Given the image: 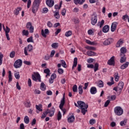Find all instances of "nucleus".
Listing matches in <instances>:
<instances>
[{"label":"nucleus","mask_w":129,"mask_h":129,"mask_svg":"<svg viewBox=\"0 0 129 129\" xmlns=\"http://www.w3.org/2000/svg\"><path fill=\"white\" fill-rule=\"evenodd\" d=\"M98 86L100 88L103 87V82H102V81H100Z\"/></svg>","instance_id":"55"},{"label":"nucleus","mask_w":129,"mask_h":129,"mask_svg":"<svg viewBox=\"0 0 129 129\" xmlns=\"http://www.w3.org/2000/svg\"><path fill=\"white\" fill-rule=\"evenodd\" d=\"M56 76L55 74H52L50 77V78L49 80V83H50V84H52L53 82H54V79L56 78Z\"/></svg>","instance_id":"15"},{"label":"nucleus","mask_w":129,"mask_h":129,"mask_svg":"<svg viewBox=\"0 0 129 129\" xmlns=\"http://www.w3.org/2000/svg\"><path fill=\"white\" fill-rule=\"evenodd\" d=\"M27 49H28L29 52H31V51H33V46L31 44H29L27 46Z\"/></svg>","instance_id":"39"},{"label":"nucleus","mask_w":129,"mask_h":129,"mask_svg":"<svg viewBox=\"0 0 129 129\" xmlns=\"http://www.w3.org/2000/svg\"><path fill=\"white\" fill-rule=\"evenodd\" d=\"M73 91L74 92H77V85H74L73 87Z\"/></svg>","instance_id":"49"},{"label":"nucleus","mask_w":129,"mask_h":129,"mask_svg":"<svg viewBox=\"0 0 129 129\" xmlns=\"http://www.w3.org/2000/svg\"><path fill=\"white\" fill-rule=\"evenodd\" d=\"M72 35V31H69L65 33L66 37H70Z\"/></svg>","instance_id":"38"},{"label":"nucleus","mask_w":129,"mask_h":129,"mask_svg":"<svg viewBox=\"0 0 129 129\" xmlns=\"http://www.w3.org/2000/svg\"><path fill=\"white\" fill-rule=\"evenodd\" d=\"M16 54V52L15 51H12L10 54V58H14L15 57V55Z\"/></svg>","instance_id":"43"},{"label":"nucleus","mask_w":129,"mask_h":129,"mask_svg":"<svg viewBox=\"0 0 129 129\" xmlns=\"http://www.w3.org/2000/svg\"><path fill=\"white\" fill-rule=\"evenodd\" d=\"M49 34H50L49 29H45L44 31L43 29L41 30V35L44 38H47V35H49Z\"/></svg>","instance_id":"8"},{"label":"nucleus","mask_w":129,"mask_h":129,"mask_svg":"<svg viewBox=\"0 0 129 129\" xmlns=\"http://www.w3.org/2000/svg\"><path fill=\"white\" fill-rule=\"evenodd\" d=\"M53 13H54V18H55V19H56L57 20L59 19L60 18V15H59V11L56 10L55 12H53Z\"/></svg>","instance_id":"22"},{"label":"nucleus","mask_w":129,"mask_h":129,"mask_svg":"<svg viewBox=\"0 0 129 129\" xmlns=\"http://www.w3.org/2000/svg\"><path fill=\"white\" fill-rule=\"evenodd\" d=\"M120 63H124L125 61H126V57H125V54H120Z\"/></svg>","instance_id":"14"},{"label":"nucleus","mask_w":129,"mask_h":129,"mask_svg":"<svg viewBox=\"0 0 129 129\" xmlns=\"http://www.w3.org/2000/svg\"><path fill=\"white\" fill-rule=\"evenodd\" d=\"M25 105L26 107H30L31 106V102L27 101L25 103Z\"/></svg>","instance_id":"56"},{"label":"nucleus","mask_w":129,"mask_h":129,"mask_svg":"<svg viewBox=\"0 0 129 129\" xmlns=\"http://www.w3.org/2000/svg\"><path fill=\"white\" fill-rule=\"evenodd\" d=\"M117 88H118V89L120 90H122V89L123 88V82H121L119 83Z\"/></svg>","instance_id":"25"},{"label":"nucleus","mask_w":129,"mask_h":129,"mask_svg":"<svg viewBox=\"0 0 129 129\" xmlns=\"http://www.w3.org/2000/svg\"><path fill=\"white\" fill-rule=\"evenodd\" d=\"M107 64L110 66H114V65H115V61H114V56H112L110 59L108 60Z\"/></svg>","instance_id":"7"},{"label":"nucleus","mask_w":129,"mask_h":129,"mask_svg":"<svg viewBox=\"0 0 129 129\" xmlns=\"http://www.w3.org/2000/svg\"><path fill=\"white\" fill-rule=\"evenodd\" d=\"M116 99V96L115 95H113L110 96V101H113V100H115Z\"/></svg>","instance_id":"40"},{"label":"nucleus","mask_w":129,"mask_h":129,"mask_svg":"<svg viewBox=\"0 0 129 129\" xmlns=\"http://www.w3.org/2000/svg\"><path fill=\"white\" fill-rule=\"evenodd\" d=\"M103 25H104V21L103 20H102L100 22H98L97 24V26L98 27H100V28H101L102 26H103Z\"/></svg>","instance_id":"29"},{"label":"nucleus","mask_w":129,"mask_h":129,"mask_svg":"<svg viewBox=\"0 0 129 129\" xmlns=\"http://www.w3.org/2000/svg\"><path fill=\"white\" fill-rule=\"evenodd\" d=\"M127 121V120L124 119L123 121H121L120 122V125H121V126H124V125H125V124H126Z\"/></svg>","instance_id":"32"},{"label":"nucleus","mask_w":129,"mask_h":129,"mask_svg":"<svg viewBox=\"0 0 129 129\" xmlns=\"http://www.w3.org/2000/svg\"><path fill=\"white\" fill-rule=\"evenodd\" d=\"M112 42H113V39L112 38H108L104 41L103 44L105 46H107L108 45H110Z\"/></svg>","instance_id":"11"},{"label":"nucleus","mask_w":129,"mask_h":129,"mask_svg":"<svg viewBox=\"0 0 129 129\" xmlns=\"http://www.w3.org/2000/svg\"><path fill=\"white\" fill-rule=\"evenodd\" d=\"M20 11H22V8L18 7L14 12L15 15H16V16H18V15H19V13H20Z\"/></svg>","instance_id":"28"},{"label":"nucleus","mask_w":129,"mask_h":129,"mask_svg":"<svg viewBox=\"0 0 129 129\" xmlns=\"http://www.w3.org/2000/svg\"><path fill=\"white\" fill-rule=\"evenodd\" d=\"M44 73H45L46 74L45 77H48V76H50V70L49 69L44 70Z\"/></svg>","instance_id":"27"},{"label":"nucleus","mask_w":129,"mask_h":129,"mask_svg":"<svg viewBox=\"0 0 129 129\" xmlns=\"http://www.w3.org/2000/svg\"><path fill=\"white\" fill-rule=\"evenodd\" d=\"M79 107L81 109V112L84 115L86 113L87 111V108H88V105L85 104V103L82 101H78L77 102Z\"/></svg>","instance_id":"1"},{"label":"nucleus","mask_w":129,"mask_h":129,"mask_svg":"<svg viewBox=\"0 0 129 129\" xmlns=\"http://www.w3.org/2000/svg\"><path fill=\"white\" fill-rule=\"evenodd\" d=\"M116 27H117V22H113L111 26V32H114V31H115V29H116Z\"/></svg>","instance_id":"13"},{"label":"nucleus","mask_w":129,"mask_h":129,"mask_svg":"<svg viewBox=\"0 0 129 129\" xmlns=\"http://www.w3.org/2000/svg\"><path fill=\"white\" fill-rule=\"evenodd\" d=\"M22 64H23V61L21 59H18L14 62V66L15 68L18 69L22 66Z\"/></svg>","instance_id":"6"},{"label":"nucleus","mask_w":129,"mask_h":129,"mask_svg":"<svg viewBox=\"0 0 129 129\" xmlns=\"http://www.w3.org/2000/svg\"><path fill=\"white\" fill-rule=\"evenodd\" d=\"M3 58H4V54L0 53V65L3 64Z\"/></svg>","instance_id":"47"},{"label":"nucleus","mask_w":129,"mask_h":129,"mask_svg":"<svg viewBox=\"0 0 129 129\" xmlns=\"http://www.w3.org/2000/svg\"><path fill=\"white\" fill-rule=\"evenodd\" d=\"M36 108L38 111H43V109H42V104H39V105H36Z\"/></svg>","instance_id":"30"},{"label":"nucleus","mask_w":129,"mask_h":129,"mask_svg":"<svg viewBox=\"0 0 129 129\" xmlns=\"http://www.w3.org/2000/svg\"><path fill=\"white\" fill-rule=\"evenodd\" d=\"M91 94H95L97 92V89L95 87H92L90 90Z\"/></svg>","instance_id":"17"},{"label":"nucleus","mask_w":129,"mask_h":129,"mask_svg":"<svg viewBox=\"0 0 129 129\" xmlns=\"http://www.w3.org/2000/svg\"><path fill=\"white\" fill-rule=\"evenodd\" d=\"M64 104H65V93L63 94V97L62 99L60 100V104H59L60 109H62V108H63Z\"/></svg>","instance_id":"10"},{"label":"nucleus","mask_w":129,"mask_h":129,"mask_svg":"<svg viewBox=\"0 0 129 129\" xmlns=\"http://www.w3.org/2000/svg\"><path fill=\"white\" fill-rule=\"evenodd\" d=\"M128 61H126L125 63H123L121 66L120 69H122V70H124V69H125L126 68H127V67H128Z\"/></svg>","instance_id":"19"},{"label":"nucleus","mask_w":129,"mask_h":129,"mask_svg":"<svg viewBox=\"0 0 129 129\" xmlns=\"http://www.w3.org/2000/svg\"><path fill=\"white\" fill-rule=\"evenodd\" d=\"M55 53H56V51L55 50H53L51 51L50 57L52 58V57L54 56V55H55Z\"/></svg>","instance_id":"57"},{"label":"nucleus","mask_w":129,"mask_h":129,"mask_svg":"<svg viewBox=\"0 0 129 129\" xmlns=\"http://www.w3.org/2000/svg\"><path fill=\"white\" fill-rule=\"evenodd\" d=\"M48 113H50L49 116L52 117L54 115V113H55V108L52 107L50 109H47V111Z\"/></svg>","instance_id":"9"},{"label":"nucleus","mask_w":129,"mask_h":129,"mask_svg":"<svg viewBox=\"0 0 129 129\" xmlns=\"http://www.w3.org/2000/svg\"><path fill=\"white\" fill-rule=\"evenodd\" d=\"M91 16V24L93 26H95L97 23V15L95 14H92Z\"/></svg>","instance_id":"5"},{"label":"nucleus","mask_w":129,"mask_h":129,"mask_svg":"<svg viewBox=\"0 0 129 129\" xmlns=\"http://www.w3.org/2000/svg\"><path fill=\"white\" fill-rule=\"evenodd\" d=\"M120 55H125V53L127 52L126 47H122L120 48Z\"/></svg>","instance_id":"16"},{"label":"nucleus","mask_w":129,"mask_h":129,"mask_svg":"<svg viewBox=\"0 0 129 129\" xmlns=\"http://www.w3.org/2000/svg\"><path fill=\"white\" fill-rule=\"evenodd\" d=\"M78 59L77 58V57H75L74 58V63L72 67V69H74L75 67H76V66H77V61H78Z\"/></svg>","instance_id":"24"},{"label":"nucleus","mask_w":129,"mask_h":129,"mask_svg":"<svg viewBox=\"0 0 129 129\" xmlns=\"http://www.w3.org/2000/svg\"><path fill=\"white\" fill-rule=\"evenodd\" d=\"M48 8H43V12H42V13H43V14H47V13H48Z\"/></svg>","instance_id":"60"},{"label":"nucleus","mask_w":129,"mask_h":129,"mask_svg":"<svg viewBox=\"0 0 129 129\" xmlns=\"http://www.w3.org/2000/svg\"><path fill=\"white\" fill-rule=\"evenodd\" d=\"M51 47L52 48H53V49H57V48L59 47V44H58V43H53L51 44Z\"/></svg>","instance_id":"33"},{"label":"nucleus","mask_w":129,"mask_h":129,"mask_svg":"<svg viewBox=\"0 0 129 129\" xmlns=\"http://www.w3.org/2000/svg\"><path fill=\"white\" fill-rule=\"evenodd\" d=\"M109 31V26L105 25L102 29V32L103 33H107Z\"/></svg>","instance_id":"20"},{"label":"nucleus","mask_w":129,"mask_h":129,"mask_svg":"<svg viewBox=\"0 0 129 129\" xmlns=\"http://www.w3.org/2000/svg\"><path fill=\"white\" fill-rule=\"evenodd\" d=\"M87 54L88 55L91 56H96V53L92 51H89L87 52Z\"/></svg>","instance_id":"23"},{"label":"nucleus","mask_w":129,"mask_h":129,"mask_svg":"<svg viewBox=\"0 0 129 129\" xmlns=\"http://www.w3.org/2000/svg\"><path fill=\"white\" fill-rule=\"evenodd\" d=\"M13 81V78L12 77V72L9 71V82H11Z\"/></svg>","instance_id":"34"},{"label":"nucleus","mask_w":129,"mask_h":129,"mask_svg":"<svg viewBox=\"0 0 129 129\" xmlns=\"http://www.w3.org/2000/svg\"><path fill=\"white\" fill-rule=\"evenodd\" d=\"M85 48L88 50H93V51H95V50H96V48H95V47L92 46H86Z\"/></svg>","instance_id":"37"},{"label":"nucleus","mask_w":129,"mask_h":129,"mask_svg":"<svg viewBox=\"0 0 129 129\" xmlns=\"http://www.w3.org/2000/svg\"><path fill=\"white\" fill-rule=\"evenodd\" d=\"M24 122L28 124L30 122V118L28 116H25L24 117Z\"/></svg>","instance_id":"31"},{"label":"nucleus","mask_w":129,"mask_h":129,"mask_svg":"<svg viewBox=\"0 0 129 129\" xmlns=\"http://www.w3.org/2000/svg\"><path fill=\"white\" fill-rule=\"evenodd\" d=\"M96 121L95 120V119H91L89 121V123H90V124H94V123H95Z\"/></svg>","instance_id":"52"},{"label":"nucleus","mask_w":129,"mask_h":129,"mask_svg":"<svg viewBox=\"0 0 129 129\" xmlns=\"http://www.w3.org/2000/svg\"><path fill=\"white\" fill-rule=\"evenodd\" d=\"M110 103V100H107L104 104V107H107V106H108V104H109Z\"/></svg>","instance_id":"51"},{"label":"nucleus","mask_w":129,"mask_h":129,"mask_svg":"<svg viewBox=\"0 0 129 129\" xmlns=\"http://www.w3.org/2000/svg\"><path fill=\"white\" fill-rule=\"evenodd\" d=\"M28 30H29L30 33H34V27L31 25L30 27L27 28Z\"/></svg>","instance_id":"42"},{"label":"nucleus","mask_w":129,"mask_h":129,"mask_svg":"<svg viewBox=\"0 0 129 129\" xmlns=\"http://www.w3.org/2000/svg\"><path fill=\"white\" fill-rule=\"evenodd\" d=\"M47 26H48L49 28H52V27H53V24L50 21H48L47 22Z\"/></svg>","instance_id":"63"},{"label":"nucleus","mask_w":129,"mask_h":129,"mask_svg":"<svg viewBox=\"0 0 129 129\" xmlns=\"http://www.w3.org/2000/svg\"><path fill=\"white\" fill-rule=\"evenodd\" d=\"M95 59L93 58H89L87 60L88 63H93V61H95Z\"/></svg>","instance_id":"59"},{"label":"nucleus","mask_w":129,"mask_h":129,"mask_svg":"<svg viewBox=\"0 0 129 129\" xmlns=\"http://www.w3.org/2000/svg\"><path fill=\"white\" fill-rule=\"evenodd\" d=\"M57 72L59 74H63V73H64V70L62 69H58L57 70Z\"/></svg>","instance_id":"53"},{"label":"nucleus","mask_w":129,"mask_h":129,"mask_svg":"<svg viewBox=\"0 0 129 129\" xmlns=\"http://www.w3.org/2000/svg\"><path fill=\"white\" fill-rule=\"evenodd\" d=\"M40 89L42 91H45L46 90V85L44 83H41L40 85Z\"/></svg>","instance_id":"26"},{"label":"nucleus","mask_w":129,"mask_h":129,"mask_svg":"<svg viewBox=\"0 0 129 129\" xmlns=\"http://www.w3.org/2000/svg\"><path fill=\"white\" fill-rule=\"evenodd\" d=\"M14 76L16 79H19L20 77V74L16 73L14 74Z\"/></svg>","instance_id":"54"},{"label":"nucleus","mask_w":129,"mask_h":129,"mask_svg":"<svg viewBox=\"0 0 129 129\" xmlns=\"http://www.w3.org/2000/svg\"><path fill=\"white\" fill-rule=\"evenodd\" d=\"M75 120V117H74V115H71L68 118V121L70 123H72Z\"/></svg>","instance_id":"18"},{"label":"nucleus","mask_w":129,"mask_h":129,"mask_svg":"<svg viewBox=\"0 0 129 129\" xmlns=\"http://www.w3.org/2000/svg\"><path fill=\"white\" fill-rule=\"evenodd\" d=\"M61 117H62V115L61 114V112L59 111L57 114V120H60Z\"/></svg>","instance_id":"45"},{"label":"nucleus","mask_w":129,"mask_h":129,"mask_svg":"<svg viewBox=\"0 0 129 129\" xmlns=\"http://www.w3.org/2000/svg\"><path fill=\"white\" fill-rule=\"evenodd\" d=\"M46 4L49 8H52L54 6V0H46Z\"/></svg>","instance_id":"12"},{"label":"nucleus","mask_w":129,"mask_h":129,"mask_svg":"<svg viewBox=\"0 0 129 129\" xmlns=\"http://www.w3.org/2000/svg\"><path fill=\"white\" fill-rule=\"evenodd\" d=\"M47 114H48V112L47 111L44 112L43 114L42 115L41 118H45L46 116H47Z\"/></svg>","instance_id":"48"},{"label":"nucleus","mask_w":129,"mask_h":129,"mask_svg":"<svg viewBox=\"0 0 129 129\" xmlns=\"http://www.w3.org/2000/svg\"><path fill=\"white\" fill-rule=\"evenodd\" d=\"M87 67L88 68H91V69H92L93 68H94V65L92 64H89L87 65Z\"/></svg>","instance_id":"64"},{"label":"nucleus","mask_w":129,"mask_h":129,"mask_svg":"<svg viewBox=\"0 0 129 129\" xmlns=\"http://www.w3.org/2000/svg\"><path fill=\"white\" fill-rule=\"evenodd\" d=\"M31 26H32V23L28 22L26 24V28L28 29V28H30Z\"/></svg>","instance_id":"61"},{"label":"nucleus","mask_w":129,"mask_h":129,"mask_svg":"<svg viewBox=\"0 0 129 129\" xmlns=\"http://www.w3.org/2000/svg\"><path fill=\"white\" fill-rule=\"evenodd\" d=\"M34 75H32V80L36 82H37V80H38L39 82H41V76H40V74L39 73H34Z\"/></svg>","instance_id":"4"},{"label":"nucleus","mask_w":129,"mask_h":129,"mask_svg":"<svg viewBox=\"0 0 129 129\" xmlns=\"http://www.w3.org/2000/svg\"><path fill=\"white\" fill-rule=\"evenodd\" d=\"M128 16L127 15H125L122 17V20H123V21H126V20H128Z\"/></svg>","instance_id":"50"},{"label":"nucleus","mask_w":129,"mask_h":129,"mask_svg":"<svg viewBox=\"0 0 129 129\" xmlns=\"http://www.w3.org/2000/svg\"><path fill=\"white\" fill-rule=\"evenodd\" d=\"M27 41L28 43H30V42L31 43H34V40H33V37L31 36L30 37L28 38L27 40Z\"/></svg>","instance_id":"46"},{"label":"nucleus","mask_w":129,"mask_h":129,"mask_svg":"<svg viewBox=\"0 0 129 129\" xmlns=\"http://www.w3.org/2000/svg\"><path fill=\"white\" fill-rule=\"evenodd\" d=\"M4 31H5L6 33H9L10 31H11V29H10V28H9V27L6 26V29Z\"/></svg>","instance_id":"58"},{"label":"nucleus","mask_w":129,"mask_h":129,"mask_svg":"<svg viewBox=\"0 0 129 129\" xmlns=\"http://www.w3.org/2000/svg\"><path fill=\"white\" fill-rule=\"evenodd\" d=\"M114 111L116 115H122L123 113V109L120 106L115 107L114 109Z\"/></svg>","instance_id":"3"},{"label":"nucleus","mask_w":129,"mask_h":129,"mask_svg":"<svg viewBox=\"0 0 129 129\" xmlns=\"http://www.w3.org/2000/svg\"><path fill=\"white\" fill-rule=\"evenodd\" d=\"M39 5H40V2H39V0H35V1L33 3V4L32 5V13H33V14L37 13V11H38V9H39Z\"/></svg>","instance_id":"2"},{"label":"nucleus","mask_w":129,"mask_h":129,"mask_svg":"<svg viewBox=\"0 0 129 129\" xmlns=\"http://www.w3.org/2000/svg\"><path fill=\"white\" fill-rule=\"evenodd\" d=\"M123 44V41L121 40V39L119 40L116 44V47L117 48H119Z\"/></svg>","instance_id":"21"},{"label":"nucleus","mask_w":129,"mask_h":129,"mask_svg":"<svg viewBox=\"0 0 129 129\" xmlns=\"http://www.w3.org/2000/svg\"><path fill=\"white\" fill-rule=\"evenodd\" d=\"M62 16H65L66 15V9H63L61 11Z\"/></svg>","instance_id":"62"},{"label":"nucleus","mask_w":129,"mask_h":129,"mask_svg":"<svg viewBox=\"0 0 129 129\" xmlns=\"http://www.w3.org/2000/svg\"><path fill=\"white\" fill-rule=\"evenodd\" d=\"M61 65L63 68H67V64H66V62L64 60H61Z\"/></svg>","instance_id":"36"},{"label":"nucleus","mask_w":129,"mask_h":129,"mask_svg":"<svg viewBox=\"0 0 129 129\" xmlns=\"http://www.w3.org/2000/svg\"><path fill=\"white\" fill-rule=\"evenodd\" d=\"M79 94H82L83 93V89H82V86L80 85L78 87Z\"/></svg>","instance_id":"35"},{"label":"nucleus","mask_w":129,"mask_h":129,"mask_svg":"<svg viewBox=\"0 0 129 129\" xmlns=\"http://www.w3.org/2000/svg\"><path fill=\"white\" fill-rule=\"evenodd\" d=\"M22 34L24 36H28L29 35V31L28 30H23L22 31Z\"/></svg>","instance_id":"41"},{"label":"nucleus","mask_w":129,"mask_h":129,"mask_svg":"<svg viewBox=\"0 0 129 129\" xmlns=\"http://www.w3.org/2000/svg\"><path fill=\"white\" fill-rule=\"evenodd\" d=\"M98 63H96L94 65V72H96L97 70H98Z\"/></svg>","instance_id":"44"}]
</instances>
